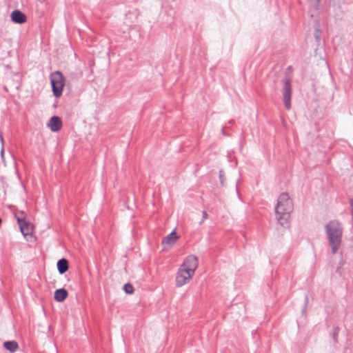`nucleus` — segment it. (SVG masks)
<instances>
[{"label": "nucleus", "instance_id": "obj_1", "mask_svg": "<svg viewBox=\"0 0 353 353\" xmlns=\"http://www.w3.org/2000/svg\"><path fill=\"white\" fill-rule=\"evenodd\" d=\"M198 265L199 260L196 256L190 254L185 257L178 269L175 278L176 286L180 288L188 283L194 276Z\"/></svg>", "mask_w": 353, "mask_h": 353}, {"label": "nucleus", "instance_id": "obj_2", "mask_svg": "<svg viewBox=\"0 0 353 353\" xmlns=\"http://www.w3.org/2000/svg\"><path fill=\"white\" fill-rule=\"evenodd\" d=\"M293 208V203L289 194L288 193L281 194L274 209L275 217L279 224L283 227L288 226Z\"/></svg>", "mask_w": 353, "mask_h": 353}, {"label": "nucleus", "instance_id": "obj_3", "mask_svg": "<svg viewBox=\"0 0 353 353\" xmlns=\"http://www.w3.org/2000/svg\"><path fill=\"white\" fill-rule=\"evenodd\" d=\"M326 233L332 253L335 254L341 247L343 229L341 223L332 221L326 225Z\"/></svg>", "mask_w": 353, "mask_h": 353}, {"label": "nucleus", "instance_id": "obj_4", "mask_svg": "<svg viewBox=\"0 0 353 353\" xmlns=\"http://www.w3.org/2000/svg\"><path fill=\"white\" fill-rule=\"evenodd\" d=\"M50 79L53 94L56 98H59L62 95L65 85L64 77L61 72L56 71L50 74Z\"/></svg>", "mask_w": 353, "mask_h": 353}, {"label": "nucleus", "instance_id": "obj_5", "mask_svg": "<svg viewBox=\"0 0 353 353\" xmlns=\"http://www.w3.org/2000/svg\"><path fill=\"white\" fill-rule=\"evenodd\" d=\"M15 218L17 220L20 230L23 236H28L32 234L33 226L26 219V214L23 211H19L15 213Z\"/></svg>", "mask_w": 353, "mask_h": 353}, {"label": "nucleus", "instance_id": "obj_6", "mask_svg": "<svg viewBox=\"0 0 353 353\" xmlns=\"http://www.w3.org/2000/svg\"><path fill=\"white\" fill-rule=\"evenodd\" d=\"M282 93L285 107L287 110H290L291 108L292 88L290 83L288 80L284 82Z\"/></svg>", "mask_w": 353, "mask_h": 353}, {"label": "nucleus", "instance_id": "obj_7", "mask_svg": "<svg viewBox=\"0 0 353 353\" xmlns=\"http://www.w3.org/2000/svg\"><path fill=\"white\" fill-rule=\"evenodd\" d=\"M61 120L57 116L52 117L48 123V127L50 128L52 132H58L61 128Z\"/></svg>", "mask_w": 353, "mask_h": 353}, {"label": "nucleus", "instance_id": "obj_8", "mask_svg": "<svg viewBox=\"0 0 353 353\" xmlns=\"http://www.w3.org/2000/svg\"><path fill=\"white\" fill-rule=\"evenodd\" d=\"M11 19L16 23H23L26 20V15L20 10H16L11 13Z\"/></svg>", "mask_w": 353, "mask_h": 353}, {"label": "nucleus", "instance_id": "obj_9", "mask_svg": "<svg viewBox=\"0 0 353 353\" xmlns=\"http://www.w3.org/2000/svg\"><path fill=\"white\" fill-rule=\"evenodd\" d=\"M310 8L309 13L312 18L316 20L318 17V6L320 0H310Z\"/></svg>", "mask_w": 353, "mask_h": 353}, {"label": "nucleus", "instance_id": "obj_10", "mask_svg": "<svg viewBox=\"0 0 353 353\" xmlns=\"http://www.w3.org/2000/svg\"><path fill=\"white\" fill-rule=\"evenodd\" d=\"M178 238L179 237L177 236L176 232L173 231L163 239V243L168 245H172L175 243Z\"/></svg>", "mask_w": 353, "mask_h": 353}, {"label": "nucleus", "instance_id": "obj_11", "mask_svg": "<svg viewBox=\"0 0 353 353\" xmlns=\"http://www.w3.org/2000/svg\"><path fill=\"white\" fill-rule=\"evenodd\" d=\"M68 296V292L65 289L57 290L54 292V299L58 302L63 301Z\"/></svg>", "mask_w": 353, "mask_h": 353}, {"label": "nucleus", "instance_id": "obj_12", "mask_svg": "<svg viewBox=\"0 0 353 353\" xmlns=\"http://www.w3.org/2000/svg\"><path fill=\"white\" fill-rule=\"evenodd\" d=\"M57 268L60 274L65 273L68 269V261L65 259H61L57 262Z\"/></svg>", "mask_w": 353, "mask_h": 353}, {"label": "nucleus", "instance_id": "obj_13", "mask_svg": "<svg viewBox=\"0 0 353 353\" xmlns=\"http://www.w3.org/2000/svg\"><path fill=\"white\" fill-rule=\"evenodd\" d=\"M4 347L12 352H15L18 348V344L15 341H6L3 344Z\"/></svg>", "mask_w": 353, "mask_h": 353}, {"label": "nucleus", "instance_id": "obj_14", "mask_svg": "<svg viewBox=\"0 0 353 353\" xmlns=\"http://www.w3.org/2000/svg\"><path fill=\"white\" fill-rule=\"evenodd\" d=\"M123 289L127 294L133 293V287L130 284H125L123 287Z\"/></svg>", "mask_w": 353, "mask_h": 353}, {"label": "nucleus", "instance_id": "obj_15", "mask_svg": "<svg viewBox=\"0 0 353 353\" xmlns=\"http://www.w3.org/2000/svg\"><path fill=\"white\" fill-rule=\"evenodd\" d=\"M0 141H1V144L3 145V137H2V134H1V132H0ZM1 157H3V147L1 148Z\"/></svg>", "mask_w": 353, "mask_h": 353}, {"label": "nucleus", "instance_id": "obj_16", "mask_svg": "<svg viewBox=\"0 0 353 353\" xmlns=\"http://www.w3.org/2000/svg\"><path fill=\"white\" fill-rule=\"evenodd\" d=\"M207 219H208V214L205 211H203V219L201 221V223H203Z\"/></svg>", "mask_w": 353, "mask_h": 353}, {"label": "nucleus", "instance_id": "obj_17", "mask_svg": "<svg viewBox=\"0 0 353 353\" xmlns=\"http://www.w3.org/2000/svg\"><path fill=\"white\" fill-rule=\"evenodd\" d=\"M220 178H221V179H223V177H222L221 174H220Z\"/></svg>", "mask_w": 353, "mask_h": 353}, {"label": "nucleus", "instance_id": "obj_18", "mask_svg": "<svg viewBox=\"0 0 353 353\" xmlns=\"http://www.w3.org/2000/svg\"><path fill=\"white\" fill-rule=\"evenodd\" d=\"M220 178H221V179H223V177H222L221 174H220Z\"/></svg>", "mask_w": 353, "mask_h": 353}, {"label": "nucleus", "instance_id": "obj_19", "mask_svg": "<svg viewBox=\"0 0 353 353\" xmlns=\"http://www.w3.org/2000/svg\"><path fill=\"white\" fill-rule=\"evenodd\" d=\"M1 223V219H0V224Z\"/></svg>", "mask_w": 353, "mask_h": 353}]
</instances>
